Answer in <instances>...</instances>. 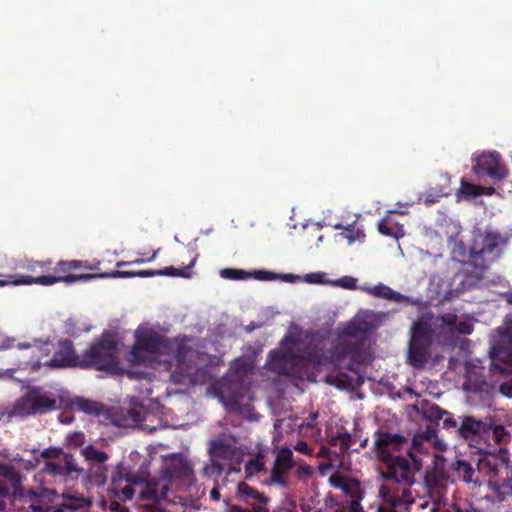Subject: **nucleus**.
Masks as SVG:
<instances>
[{"instance_id": "obj_1", "label": "nucleus", "mask_w": 512, "mask_h": 512, "mask_svg": "<svg viewBox=\"0 0 512 512\" xmlns=\"http://www.w3.org/2000/svg\"><path fill=\"white\" fill-rule=\"evenodd\" d=\"M503 239L499 233L486 232L474 237L469 247V261L455 273L453 281L456 290L465 291L473 288L482 279L483 272L501 255Z\"/></svg>"}, {"instance_id": "obj_2", "label": "nucleus", "mask_w": 512, "mask_h": 512, "mask_svg": "<svg viewBox=\"0 0 512 512\" xmlns=\"http://www.w3.org/2000/svg\"><path fill=\"white\" fill-rule=\"evenodd\" d=\"M58 493L47 487L25 488L20 486L10 493L9 502L17 512H88L92 505L90 498L64 495V502L58 506L51 503Z\"/></svg>"}, {"instance_id": "obj_3", "label": "nucleus", "mask_w": 512, "mask_h": 512, "mask_svg": "<svg viewBox=\"0 0 512 512\" xmlns=\"http://www.w3.org/2000/svg\"><path fill=\"white\" fill-rule=\"evenodd\" d=\"M191 351L185 339H170L155 331H148L136 335L129 360L133 364H145L151 361V356L166 355L169 357V364L180 369Z\"/></svg>"}, {"instance_id": "obj_4", "label": "nucleus", "mask_w": 512, "mask_h": 512, "mask_svg": "<svg viewBox=\"0 0 512 512\" xmlns=\"http://www.w3.org/2000/svg\"><path fill=\"white\" fill-rule=\"evenodd\" d=\"M61 397L42 386H28L19 398L1 412V416L7 420L44 416L62 409Z\"/></svg>"}, {"instance_id": "obj_5", "label": "nucleus", "mask_w": 512, "mask_h": 512, "mask_svg": "<svg viewBox=\"0 0 512 512\" xmlns=\"http://www.w3.org/2000/svg\"><path fill=\"white\" fill-rule=\"evenodd\" d=\"M459 420V437L481 451L484 447L506 444L511 439L505 427L496 424L491 416L477 418L473 415H461Z\"/></svg>"}, {"instance_id": "obj_6", "label": "nucleus", "mask_w": 512, "mask_h": 512, "mask_svg": "<svg viewBox=\"0 0 512 512\" xmlns=\"http://www.w3.org/2000/svg\"><path fill=\"white\" fill-rule=\"evenodd\" d=\"M365 330L360 323H351L345 328L344 337H341L331 350V362L336 368L359 373V366L367 360L366 339H357L356 336Z\"/></svg>"}, {"instance_id": "obj_7", "label": "nucleus", "mask_w": 512, "mask_h": 512, "mask_svg": "<svg viewBox=\"0 0 512 512\" xmlns=\"http://www.w3.org/2000/svg\"><path fill=\"white\" fill-rule=\"evenodd\" d=\"M118 343L114 334L104 332L101 338L91 344L81 356L80 368L96 369L105 372H117L119 360L117 356Z\"/></svg>"}, {"instance_id": "obj_8", "label": "nucleus", "mask_w": 512, "mask_h": 512, "mask_svg": "<svg viewBox=\"0 0 512 512\" xmlns=\"http://www.w3.org/2000/svg\"><path fill=\"white\" fill-rule=\"evenodd\" d=\"M434 331L429 322L418 319L411 326L408 360L415 368H422L427 363Z\"/></svg>"}, {"instance_id": "obj_9", "label": "nucleus", "mask_w": 512, "mask_h": 512, "mask_svg": "<svg viewBox=\"0 0 512 512\" xmlns=\"http://www.w3.org/2000/svg\"><path fill=\"white\" fill-rule=\"evenodd\" d=\"M477 474L482 475L491 483L495 479L512 478V459L507 448H499L495 452H484L477 459Z\"/></svg>"}, {"instance_id": "obj_10", "label": "nucleus", "mask_w": 512, "mask_h": 512, "mask_svg": "<svg viewBox=\"0 0 512 512\" xmlns=\"http://www.w3.org/2000/svg\"><path fill=\"white\" fill-rule=\"evenodd\" d=\"M408 455L413 461L398 456L383 461L384 469L381 471V477L387 483H395L403 487V491L415 483V472L420 469L421 463L414 457L413 453L408 451Z\"/></svg>"}, {"instance_id": "obj_11", "label": "nucleus", "mask_w": 512, "mask_h": 512, "mask_svg": "<svg viewBox=\"0 0 512 512\" xmlns=\"http://www.w3.org/2000/svg\"><path fill=\"white\" fill-rule=\"evenodd\" d=\"M210 461L217 463L226 470L227 475L240 472L242 452L234 441L227 438H216L210 442Z\"/></svg>"}, {"instance_id": "obj_12", "label": "nucleus", "mask_w": 512, "mask_h": 512, "mask_svg": "<svg viewBox=\"0 0 512 512\" xmlns=\"http://www.w3.org/2000/svg\"><path fill=\"white\" fill-rule=\"evenodd\" d=\"M236 497L245 507L232 505L228 512H269L270 498L246 482H240L237 485Z\"/></svg>"}, {"instance_id": "obj_13", "label": "nucleus", "mask_w": 512, "mask_h": 512, "mask_svg": "<svg viewBox=\"0 0 512 512\" xmlns=\"http://www.w3.org/2000/svg\"><path fill=\"white\" fill-rule=\"evenodd\" d=\"M409 451L408 439L399 433L377 430L374 439V451L377 457L383 462L396 457V452Z\"/></svg>"}, {"instance_id": "obj_14", "label": "nucleus", "mask_w": 512, "mask_h": 512, "mask_svg": "<svg viewBox=\"0 0 512 512\" xmlns=\"http://www.w3.org/2000/svg\"><path fill=\"white\" fill-rule=\"evenodd\" d=\"M41 472L45 476L59 477L66 481L68 479H77L84 474V468L77 464L73 455L64 454L61 462H45Z\"/></svg>"}, {"instance_id": "obj_15", "label": "nucleus", "mask_w": 512, "mask_h": 512, "mask_svg": "<svg viewBox=\"0 0 512 512\" xmlns=\"http://www.w3.org/2000/svg\"><path fill=\"white\" fill-rule=\"evenodd\" d=\"M479 176H488L494 181H500L508 176V169L501 161L498 153H484L476 161L473 167Z\"/></svg>"}, {"instance_id": "obj_16", "label": "nucleus", "mask_w": 512, "mask_h": 512, "mask_svg": "<svg viewBox=\"0 0 512 512\" xmlns=\"http://www.w3.org/2000/svg\"><path fill=\"white\" fill-rule=\"evenodd\" d=\"M300 362L302 358L291 352L272 350L269 352L266 367L278 375L294 376V370Z\"/></svg>"}, {"instance_id": "obj_17", "label": "nucleus", "mask_w": 512, "mask_h": 512, "mask_svg": "<svg viewBox=\"0 0 512 512\" xmlns=\"http://www.w3.org/2000/svg\"><path fill=\"white\" fill-rule=\"evenodd\" d=\"M105 273H93V274H67V275H41L38 277L33 276H22L20 281H16V284H38L42 286H50L59 282H65L66 284H72L79 281H89L96 278H106Z\"/></svg>"}, {"instance_id": "obj_18", "label": "nucleus", "mask_w": 512, "mask_h": 512, "mask_svg": "<svg viewBox=\"0 0 512 512\" xmlns=\"http://www.w3.org/2000/svg\"><path fill=\"white\" fill-rule=\"evenodd\" d=\"M81 356L76 354L73 343L69 340L59 342V348L53 357L44 363L50 368L80 367Z\"/></svg>"}, {"instance_id": "obj_19", "label": "nucleus", "mask_w": 512, "mask_h": 512, "mask_svg": "<svg viewBox=\"0 0 512 512\" xmlns=\"http://www.w3.org/2000/svg\"><path fill=\"white\" fill-rule=\"evenodd\" d=\"M19 349H26L27 356L20 362L21 369H31L32 371H38L41 366V360L48 356L50 353L49 344L47 342L38 344H24L19 343L17 345Z\"/></svg>"}, {"instance_id": "obj_20", "label": "nucleus", "mask_w": 512, "mask_h": 512, "mask_svg": "<svg viewBox=\"0 0 512 512\" xmlns=\"http://www.w3.org/2000/svg\"><path fill=\"white\" fill-rule=\"evenodd\" d=\"M329 481L333 487L340 489L349 497V501L361 502L364 497L361 483L356 479L346 478L341 475H332Z\"/></svg>"}, {"instance_id": "obj_21", "label": "nucleus", "mask_w": 512, "mask_h": 512, "mask_svg": "<svg viewBox=\"0 0 512 512\" xmlns=\"http://www.w3.org/2000/svg\"><path fill=\"white\" fill-rule=\"evenodd\" d=\"M22 475L15 467L8 463L0 462V495H10L21 485Z\"/></svg>"}, {"instance_id": "obj_22", "label": "nucleus", "mask_w": 512, "mask_h": 512, "mask_svg": "<svg viewBox=\"0 0 512 512\" xmlns=\"http://www.w3.org/2000/svg\"><path fill=\"white\" fill-rule=\"evenodd\" d=\"M197 261V256L193 257L190 263L184 268H175L173 266L165 267L164 269H147L136 271V277H154V276H168V277H182L190 278L192 276V269Z\"/></svg>"}, {"instance_id": "obj_23", "label": "nucleus", "mask_w": 512, "mask_h": 512, "mask_svg": "<svg viewBox=\"0 0 512 512\" xmlns=\"http://www.w3.org/2000/svg\"><path fill=\"white\" fill-rule=\"evenodd\" d=\"M382 487L380 493L383 495L384 502L377 508V512H399V508L405 507V503H414V498L409 489L402 491V495H390L384 492Z\"/></svg>"}, {"instance_id": "obj_24", "label": "nucleus", "mask_w": 512, "mask_h": 512, "mask_svg": "<svg viewBox=\"0 0 512 512\" xmlns=\"http://www.w3.org/2000/svg\"><path fill=\"white\" fill-rule=\"evenodd\" d=\"M62 409H76L88 415H99L100 408L96 401L85 399L82 397H69L62 395L61 397Z\"/></svg>"}, {"instance_id": "obj_25", "label": "nucleus", "mask_w": 512, "mask_h": 512, "mask_svg": "<svg viewBox=\"0 0 512 512\" xmlns=\"http://www.w3.org/2000/svg\"><path fill=\"white\" fill-rule=\"evenodd\" d=\"M139 480L137 475L132 473L123 462H120L116 465L111 475V490L117 492L120 490L122 482L137 484Z\"/></svg>"}, {"instance_id": "obj_26", "label": "nucleus", "mask_w": 512, "mask_h": 512, "mask_svg": "<svg viewBox=\"0 0 512 512\" xmlns=\"http://www.w3.org/2000/svg\"><path fill=\"white\" fill-rule=\"evenodd\" d=\"M163 474L168 479L188 478L192 475V469L183 459H176L165 468Z\"/></svg>"}, {"instance_id": "obj_27", "label": "nucleus", "mask_w": 512, "mask_h": 512, "mask_svg": "<svg viewBox=\"0 0 512 512\" xmlns=\"http://www.w3.org/2000/svg\"><path fill=\"white\" fill-rule=\"evenodd\" d=\"M86 479L88 483L93 486H104L108 479V468L106 463L88 466L86 471Z\"/></svg>"}, {"instance_id": "obj_28", "label": "nucleus", "mask_w": 512, "mask_h": 512, "mask_svg": "<svg viewBox=\"0 0 512 512\" xmlns=\"http://www.w3.org/2000/svg\"><path fill=\"white\" fill-rule=\"evenodd\" d=\"M455 472L458 477L461 478L464 482L467 483H475L481 484L482 480L479 479V475L477 471L472 467V465L466 460H457L455 464Z\"/></svg>"}, {"instance_id": "obj_29", "label": "nucleus", "mask_w": 512, "mask_h": 512, "mask_svg": "<svg viewBox=\"0 0 512 512\" xmlns=\"http://www.w3.org/2000/svg\"><path fill=\"white\" fill-rule=\"evenodd\" d=\"M378 231L384 236L399 239L404 235L403 226L391 217H385L378 223Z\"/></svg>"}, {"instance_id": "obj_30", "label": "nucleus", "mask_w": 512, "mask_h": 512, "mask_svg": "<svg viewBox=\"0 0 512 512\" xmlns=\"http://www.w3.org/2000/svg\"><path fill=\"white\" fill-rule=\"evenodd\" d=\"M81 455L84 457L88 466L94 464H105L109 460V455L97 449L94 445L89 444L81 450Z\"/></svg>"}, {"instance_id": "obj_31", "label": "nucleus", "mask_w": 512, "mask_h": 512, "mask_svg": "<svg viewBox=\"0 0 512 512\" xmlns=\"http://www.w3.org/2000/svg\"><path fill=\"white\" fill-rule=\"evenodd\" d=\"M91 269L94 270L96 267L89 265L87 261L81 260H70V261H59L56 266L53 268L55 273H59V275H67L72 270L77 269Z\"/></svg>"}, {"instance_id": "obj_32", "label": "nucleus", "mask_w": 512, "mask_h": 512, "mask_svg": "<svg viewBox=\"0 0 512 512\" xmlns=\"http://www.w3.org/2000/svg\"><path fill=\"white\" fill-rule=\"evenodd\" d=\"M167 490L168 489L166 486H163L161 489H159V484L157 482L150 481L140 491V497L142 500L155 501L165 498Z\"/></svg>"}, {"instance_id": "obj_33", "label": "nucleus", "mask_w": 512, "mask_h": 512, "mask_svg": "<svg viewBox=\"0 0 512 512\" xmlns=\"http://www.w3.org/2000/svg\"><path fill=\"white\" fill-rule=\"evenodd\" d=\"M288 471L273 465L269 478L264 480V483L269 486H286L288 483Z\"/></svg>"}, {"instance_id": "obj_34", "label": "nucleus", "mask_w": 512, "mask_h": 512, "mask_svg": "<svg viewBox=\"0 0 512 512\" xmlns=\"http://www.w3.org/2000/svg\"><path fill=\"white\" fill-rule=\"evenodd\" d=\"M370 293L379 298L387 299V300H394L398 301L401 298V294L392 290L390 287L384 285V284H378L375 287H373L370 291Z\"/></svg>"}, {"instance_id": "obj_35", "label": "nucleus", "mask_w": 512, "mask_h": 512, "mask_svg": "<svg viewBox=\"0 0 512 512\" xmlns=\"http://www.w3.org/2000/svg\"><path fill=\"white\" fill-rule=\"evenodd\" d=\"M328 443L332 446H339L341 452H346L352 443V437L348 432H338L329 437Z\"/></svg>"}, {"instance_id": "obj_36", "label": "nucleus", "mask_w": 512, "mask_h": 512, "mask_svg": "<svg viewBox=\"0 0 512 512\" xmlns=\"http://www.w3.org/2000/svg\"><path fill=\"white\" fill-rule=\"evenodd\" d=\"M65 333L72 337H77L81 332H89L90 327L82 324L79 326V321L75 318H69L64 323Z\"/></svg>"}, {"instance_id": "obj_37", "label": "nucleus", "mask_w": 512, "mask_h": 512, "mask_svg": "<svg viewBox=\"0 0 512 512\" xmlns=\"http://www.w3.org/2000/svg\"><path fill=\"white\" fill-rule=\"evenodd\" d=\"M292 452L289 449L281 450L274 461V465L289 471L293 468Z\"/></svg>"}, {"instance_id": "obj_38", "label": "nucleus", "mask_w": 512, "mask_h": 512, "mask_svg": "<svg viewBox=\"0 0 512 512\" xmlns=\"http://www.w3.org/2000/svg\"><path fill=\"white\" fill-rule=\"evenodd\" d=\"M342 236L347 239L349 244L363 242L365 239L364 231L362 229H356L354 224L346 226L345 232H342Z\"/></svg>"}, {"instance_id": "obj_39", "label": "nucleus", "mask_w": 512, "mask_h": 512, "mask_svg": "<svg viewBox=\"0 0 512 512\" xmlns=\"http://www.w3.org/2000/svg\"><path fill=\"white\" fill-rule=\"evenodd\" d=\"M264 468H265V464L260 458L256 457V458L250 459L245 464V467H244L245 478L246 479L252 478L255 474L263 471Z\"/></svg>"}, {"instance_id": "obj_40", "label": "nucleus", "mask_w": 512, "mask_h": 512, "mask_svg": "<svg viewBox=\"0 0 512 512\" xmlns=\"http://www.w3.org/2000/svg\"><path fill=\"white\" fill-rule=\"evenodd\" d=\"M327 382L340 389H346L351 386L352 378L345 373L327 376Z\"/></svg>"}, {"instance_id": "obj_41", "label": "nucleus", "mask_w": 512, "mask_h": 512, "mask_svg": "<svg viewBox=\"0 0 512 512\" xmlns=\"http://www.w3.org/2000/svg\"><path fill=\"white\" fill-rule=\"evenodd\" d=\"M220 275L229 280H245L248 279L251 274L242 269L236 268H225L220 271Z\"/></svg>"}, {"instance_id": "obj_42", "label": "nucleus", "mask_w": 512, "mask_h": 512, "mask_svg": "<svg viewBox=\"0 0 512 512\" xmlns=\"http://www.w3.org/2000/svg\"><path fill=\"white\" fill-rule=\"evenodd\" d=\"M334 512H363L360 502L343 500L336 504Z\"/></svg>"}, {"instance_id": "obj_43", "label": "nucleus", "mask_w": 512, "mask_h": 512, "mask_svg": "<svg viewBox=\"0 0 512 512\" xmlns=\"http://www.w3.org/2000/svg\"><path fill=\"white\" fill-rule=\"evenodd\" d=\"M463 195L466 198L476 197L481 195L480 187L474 184H471L464 179L461 180V187L459 189L458 195Z\"/></svg>"}, {"instance_id": "obj_44", "label": "nucleus", "mask_w": 512, "mask_h": 512, "mask_svg": "<svg viewBox=\"0 0 512 512\" xmlns=\"http://www.w3.org/2000/svg\"><path fill=\"white\" fill-rule=\"evenodd\" d=\"M441 421L444 429L448 431H454L459 436V418L455 419L453 414L447 411L446 415L443 417Z\"/></svg>"}, {"instance_id": "obj_45", "label": "nucleus", "mask_w": 512, "mask_h": 512, "mask_svg": "<svg viewBox=\"0 0 512 512\" xmlns=\"http://www.w3.org/2000/svg\"><path fill=\"white\" fill-rule=\"evenodd\" d=\"M224 471L226 470L223 467L212 462L203 468V474L208 477H220Z\"/></svg>"}, {"instance_id": "obj_46", "label": "nucleus", "mask_w": 512, "mask_h": 512, "mask_svg": "<svg viewBox=\"0 0 512 512\" xmlns=\"http://www.w3.org/2000/svg\"><path fill=\"white\" fill-rule=\"evenodd\" d=\"M220 401L229 409H237L240 406V400L235 395L224 396L222 392L218 393Z\"/></svg>"}, {"instance_id": "obj_47", "label": "nucleus", "mask_w": 512, "mask_h": 512, "mask_svg": "<svg viewBox=\"0 0 512 512\" xmlns=\"http://www.w3.org/2000/svg\"><path fill=\"white\" fill-rule=\"evenodd\" d=\"M447 410L440 408L438 405H432L428 411L427 416L434 421H441L446 415Z\"/></svg>"}, {"instance_id": "obj_48", "label": "nucleus", "mask_w": 512, "mask_h": 512, "mask_svg": "<svg viewBox=\"0 0 512 512\" xmlns=\"http://www.w3.org/2000/svg\"><path fill=\"white\" fill-rule=\"evenodd\" d=\"M106 278H133L136 277L134 270H115L112 272H105Z\"/></svg>"}, {"instance_id": "obj_49", "label": "nucleus", "mask_w": 512, "mask_h": 512, "mask_svg": "<svg viewBox=\"0 0 512 512\" xmlns=\"http://www.w3.org/2000/svg\"><path fill=\"white\" fill-rule=\"evenodd\" d=\"M117 496L122 495L124 500H131L135 494V489L133 488L132 484L126 483L124 487L120 485L119 491H112Z\"/></svg>"}, {"instance_id": "obj_50", "label": "nucleus", "mask_w": 512, "mask_h": 512, "mask_svg": "<svg viewBox=\"0 0 512 512\" xmlns=\"http://www.w3.org/2000/svg\"><path fill=\"white\" fill-rule=\"evenodd\" d=\"M439 320L452 331L458 320V316L455 313H445L439 316Z\"/></svg>"}, {"instance_id": "obj_51", "label": "nucleus", "mask_w": 512, "mask_h": 512, "mask_svg": "<svg viewBox=\"0 0 512 512\" xmlns=\"http://www.w3.org/2000/svg\"><path fill=\"white\" fill-rule=\"evenodd\" d=\"M254 278L260 281H272L278 278V275L274 272L258 270L254 272Z\"/></svg>"}, {"instance_id": "obj_52", "label": "nucleus", "mask_w": 512, "mask_h": 512, "mask_svg": "<svg viewBox=\"0 0 512 512\" xmlns=\"http://www.w3.org/2000/svg\"><path fill=\"white\" fill-rule=\"evenodd\" d=\"M157 254H158V250L154 251L153 254L151 255V257H149L147 259L137 258L132 261H119V262H117L116 266L123 267V266H127V265H132V264H142L144 262H150V261H153L157 257Z\"/></svg>"}, {"instance_id": "obj_53", "label": "nucleus", "mask_w": 512, "mask_h": 512, "mask_svg": "<svg viewBox=\"0 0 512 512\" xmlns=\"http://www.w3.org/2000/svg\"><path fill=\"white\" fill-rule=\"evenodd\" d=\"M472 330H473V327L470 323H468L466 321H460L458 323L456 322L452 331H455L459 334L467 335V334H471Z\"/></svg>"}, {"instance_id": "obj_54", "label": "nucleus", "mask_w": 512, "mask_h": 512, "mask_svg": "<svg viewBox=\"0 0 512 512\" xmlns=\"http://www.w3.org/2000/svg\"><path fill=\"white\" fill-rule=\"evenodd\" d=\"M357 280L351 276H345L339 280L342 287L347 289H355Z\"/></svg>"}, {"instance_id": "obj_55", "label": "nucleus", "mask_w": 512, "mask_h": 512, "mask_svg": "<svg viewBox=\"0 0 512 512\" xmlns=\"http://www.w3.org/2000/svg\"><path fill=\"white\" fill-rule=\"evenodd\" d=\"M447 512H479L476 508H474L472 505H469L466 508H461L457 504H453L449 507Z\"/></svg>"}, {"instance_id": "obj_56", "label": "nucleus", "mask_w": 512, "mask_h": 512, "mask_svg": "<svg viewBox=\"0 0 512 512\" xmlns=\"http://www.w3.org/2000/svg\"><path fill=\"white\" fill-rule=\"evenodd\" d=\"M23 275L20 276H9L10 279H0V287L12 285V286H19L20 284H16L14 282L20 281L22 279Z\"/></svg>"}, {"instance_id": "obj_57", "label": "nucleus", "mask_w": 512, "mask_h": 512, "mask_svg": "<svg viewBox=\"0 0 512 512\" xmlns=\"http://www.w3.org/2000/svg\"><path fill=\"white\" fill-rule=\"evenodd\" d=\"M38 261L26 260L25 262L19 265L20 268L27 269L31 272H35L38 267Z\"/></svg>"}, {"instance_id": "obj_58", "label": "nucleus", "mask_w": 512, "mask_h": 512, "mask_svg": "<svg viewBox=\"0 0 512 512\" xmlns=\"http://www.w3.org/2000/svg\"><path fill=\"white\" fill-rule=\"evenodd\" d=\"M500 390L503 394L512 397V383H504L501 385Z\"/></svg>"}, {"instance_id": "obj_59", "label": "nucleus", "mask_w": 512, "mask_h": 512, "mask_svg": "<svg viewBox=\"0 0 512 512\" xmlns=\"http://www.w3.org/2000/svg\"><path fill=\"white\" fill-rule=\"evenodd\" d=\"M296 450L299 451V452H302L304 454H308L309 451H310L309 448H308L307 443L304 442V441H301V442L297 443Z\"/></svg>"}, {"instance_id": "obj_60", "label": "nucleus", "mask_w": 512, "mask_h": 512, "mask_svg": "<svg viewBox=\"0 0 512 512\" xmlns=\"http://www.w3.org/2000/svg\"><path fill=\"white\" fill-rule=\"evenodd\" d=\"M38 267L42 270V271H47L51 268V265H52V261L51 260H46V261H38L37 263Z\"/></svg>"}, {"instance_id": "obj_61", "label": "nucleus", "mask_w": 512, "mask_h": 512, "mask_svg": "<svg viewBox=\"0 0 512 512\" xmlns=\"http://www.w3.org/2000/svg\"><path fill=\"white\" fill-rule=\"evenodd\" d=\"M110 508H111V510H118V509H120L119 512H128L127 508L121 507L120 504L118 502H116V501H112L111 502Z\"/></svg>"}, {"instance_id": "obj_62", "label": "nucleus", "mask_w": 512, "mask_h": 512, "mask_svg": "<svg viewBox=\"0 0 512 512\" xmlns=\"http://www.w3.org/2000/svg\"><path fill=\"white\" fill-rule=\"evenodd\" d=\"M210 498L214 501H219L220 500V492L217 488H213L211 491H210Z\"/></svg>"}, {"instance_id": "obj_63", "label": "nucleus", "mask_w": 512, "mask_h": 512, "mask_svg": "<svg viewBox=\"0 0 512 512\" xmlns=\"http://www.w3.org/2000/svg\"><path fill=\"white\" fill-rule=\"evenodd\" d=\"M126 374L128 375L129 378H136V379L143 378V373H138L133 370H127Z\"/></svg>"}, {"instance_id": "obj_64", "label": "nucleus", "mask_w": 512, "mask_h": 512, "mask_svg": "<svg viewBox=\"0 0 512 512\" xmlns=\"http://www.w3.org/2000/svg\"><path fill=\"white\" fill-rule=\"evenodd\" d=\"M10 495H0V512L6 508V499L9 500Z\"/></svg>"}]
</instances>
